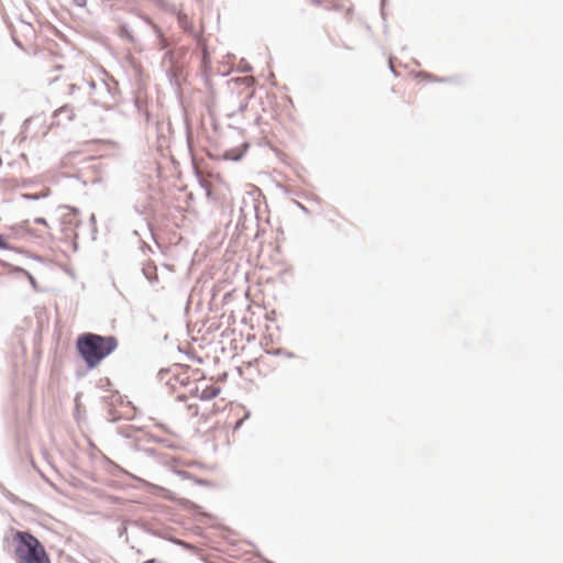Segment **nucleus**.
<instances>
[{
  "label": "nucleus",
  "mask_w": 563,
  "mask_h": 563,
  "mask_svg": "<svg viewBox=\"0 0 563 563\" xmlns=\"http://www.w3.org/2000/svg\"><path fill=\"white\" fill-rule=\"evenodd\" d=\"M0 249L1 250H12L13 247L8 244L5 241H4V238L2 234H0Z\"/></svg>",
  "instance_id": "nucleus-8"
},
{
  "label": "nucleus",
  "mask_w": 563,
  "mask_h": 563,
  "mask_svg": "<svg viewBox=\"0 0 563 563\" xmlns=\"http://www.w3.org/2000/svg\"><path fill=\"white\" fill-rule=\"evenodd\" d=\"M13 542L16 563H51L44 545L31 532L16 531Z\"/></svg>",
  "instance_id": "nucleus-2"
},
{
  "label": "nucleus",
  "mask_w": 563,
  "mask_h": 563,
  "mask_svg": "<svg viewBox=\"0 0 563 563\" xmlns=\"http://www.w3.org/2000/svg\"><path fill=\"white\" fill-rule=\"evenodd\" d=\"M89 86H90L91 88H93V87L96 86L95 81H90V82H89Z\"/></svg>",
  "instance_id": "nucleus-17"
},
{
  "label": "nucleus",
  "mask_w": 563,
  "mask_h": 563,
  "mask_svg": "<svg viewBox=\"0 0 563 563\" xmlns=\"http://www.w3.org/2000/svg\"><path fill=\"white\" fill-rule=\"evenodd\" d=\"M144 563H159L156 559H150L145 561Z\"/></svg>",
  "instance_id": "nucleus-15"
},
{
  "label": "nucleus",
  "mask_w": 563,
  "mask_h": 563,
  "mask_svg": "<svg viewBox=\"0 0 563 563\" xmlns=\"http://www.w3.org/2000/svg\"><path fill=\"white\" fill-rule=\"evenodd\" d=\"M142 272H143L144 276L146 277V279L151 284L157 283L158 278H157V275L155 274L154 267H152V266L143 267Z\"/></svg>",
  "instance_id": "nucleus-5"
},
{
  "label": "nucleus",
  "mask_w": 563,
  "mask_h": 563,
  "mask_svg": "<svg viewBox=\"0 0 563 563\" xmlns=\"http://www.w3.org/2000/svg\"><path fill=\"white\" fill-rule=\"evenodd\" d=\"M15 269L18 272H20V273H23L27 277V279H29L30 284L32 285V287L34 289H37V283L35 280V278L27 271H25L24 268H21V267H16Z\"/></svg>",
  "instance_id": "nucleus-7"
},
{
  "label": "nucleus",
  "mask_w": 563,
  "mask_h": 563,
  "mask_svg": "<svg viewBox=\"0 0 563 563\" xmlns=\"http://www.w3.org/2000/svg\"><path fill=\"white\" fill-rule=\"evenodd\" d=\"M76 347L87 367L91 369L118 347V339L113 335L82 333L77 338Z\"/></svg>",
  "instance_id": "nucleus-1"
},
{
  "label": "nucleus",
  "mask_w": 563,
  "mask_h": 563,
  "mask_svg": "<svg viewBox=\"0 0 563 563\" xmlns=\"http://www.w3.org/2000/svg\"><path fill=\"white\" fill-rule=\"evenodd\" d=\"M89 222L93 228V231H96V216L92 213L89 218Z\"/></svg>",
  "instance_id": "nucleus-10"
},
{
  "label": "nucleus",
  "mask_w": 563,
  "mask_h": 563,
  "mask_svg": "<svg viewBox=\"0 0 563 563\" xmlns=\"http://www.w3.org/2000/svg\"><path fill=\"white\" fill-rule=\"evenodd\" d=\"M389 69H390V71H391V73H394V74H395V68H394V66H393L391 60L389 62Z\"/></svg>",
  "instance_id": "nucleus-16"
},
{
  "label": "nucleus",
  "mask_w": 563,
  "mask_h": 563,
  "mask_svg": "<svg viewBox=\"0 0 563 563\" xmlns=\"http://www.w3.org/2000/svg\"><path fill=\"white\" fill-rule=\"evenodd\" d=\"M220 394V388L216 386L206 387L200 395L202 400H211Z\"/></svg>",
  "instance_id": "nucleus-4"
},
{
  "label": "nucleus",
  "mask_w": 563,
  "mask_h": 563,
  "mask_svg": "<svg viewBox=\"0 0 563 563\" xmlns=\"http://www.w3.org/2000/svg\"><path fill=\"white\" fill-rule=\"evenodd\" d=\"M247 417H249V413H247L244 418L240 419V420L236 422V424H235V429H239V428L242 426V423H243L244 419H245V418H247Z\"/></svg>",
  "instance_id": "nucleus-11"
},
{
  "label": "nucleus",
  "mask_w": 563,
  "mask_h": 563,
  "mask_svg": "<svg viewBox=\"0 0 563 563\" xmlns=\"http://www.w3.org/2000/svg\"><path fill=\"white\" fill-rule=\"evenodd\" d=\"M77 86L75 84L69 85V93H73Z\"/></svg>",
  "instance_id": "nucleus-14"
},
{
  "label": "nucleus",
  "mask_w": 563,
  "mask_h": 563,
  "mask_svg": "<svg viewBox=\"0 0 563 563\" xmlns=\"http://www.w3.org/2000/svg\"><path fill=\"white\" fill-rule=\"evenodd\" d=\"M75 3H76L77 5H79V7H82V5H85L86 0H75Z\"/></svg>",
  "instance_id": "nucleus-13"
},
{
  "label": "nucleus",
  "mask_w": 563,
  "mask_h": 563,
  "mask_svg": "<svg viewBox=\"0 0 563 563\" xmlns=\"http://www.w3.org/2000/svg\"><path fill=\"white\" fill-rule=\"evenodd\" d=\"M34 223H36V224H43V225H46V224H47L46 219H45V218H42V217L35 218V219H34Z\"/></svg>",
  "instance_id": "nucleus-9"
},
{
  "label": "nucleus",
  "mask_w": 563,
  "mask_h": 563,
  "mask_svg": "<svg viewBox=\"0 0 563 563\" xmlns=\"http://www.w3.org/2000/svg\"><path fill=\"white\" fill-rule=\"evenodd\" d=\"M119 33H120L121 37L126 38L131 43L134 42V37H133V34H132V31L130 30V27L126 24H122L120 26V32Z\"/></svg>",
  "instance_id": "nucleus-6"
},
{
  "label": "nucleus",
  "mask_w": 563,
  "mask_h": 563,
  "mask_svg": "<svg viewBox=\"0 0 563 563\" xmlns=\"http://www.w3.org/2000/svg\"><path fill=\"white\" fill-rule=\"evenodd\" d=\"M75 117L74 108L69 104H64L54 112V119L57 124L70 122Z\"/></svg>",
  "instance_id": "nucleus-3"
},
{
  "label": "nucleus",
  "mask_w": 563,
  "mask_h": 563,
  "mask_svg": "<svg viewBox=\"0 0 563 563\" xmlns=\"http://www.w3.org/2000/svg\"><path fill=\"white\" fill-rule=\"evenodd\" d=\"M251 70H252V67H251L249 64H245V65L243 66V68H242V71H244V73H249V71H251Z\"/></svg>",
  "instance_id": "nucleus-12"
}]
</instances>
